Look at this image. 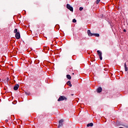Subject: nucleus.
<instances>
[{"label":"nucleus","mask_w":128,"mask_h":128,"mask_svg":"<svg viewBox=\"0 0 128 128\" xmlns=\"http://www.w3.org/2000/svg\"><path fill=\"white\" fill-rule=\"evenodd\" d=\"M60 128V126H58V128Z\"/></svg>","instance_id":"nucleus-16"},{"label":"nucleus","mask_w":128,"mask_h":128,"mask_svg":"<svg viewBox=\"0 0 128 128\" xmlns=\"http://www.w3.org/2000/svg\"><path fill=\"white\" fill-rule=\"evenodd\" d=\"M18 88H20V85L16 84L14 87V90H18Z\"/></svg>","instance_id":"nucleus-7"},{"label":"nucleus","mask_w":128,"mask_h":128,"mask_svg":"<svg viewBox=\"0 0 128 128\" xmlns=\"http://www.w3.org/2000/svg\"><path fill=\"white\" fill-rule=\"evenodd\" d=\"M67 84L68 86H72V82H70V81H68L67 82Z\"/></svg>","instance_id":"nucleus-10"},{"label":"nucleus","mask_w":128,"mask_h":128,"mask_svg":"<svg viewBox=\"0 0 128 128\" xmlns=\"http://www.w3.org/2000/svg\"><path fill=\"white\" fill-rule=\"evenodd\" d=\"M14 32V34H16L15 38H16V40H20V31H18L17 28H15Z\"/></svg>","instance_id":"nucleus-1"},{"label":"nucleus","mask_w":128,"mask_h":128,"mask_svg":"<svg viewBox=\"0 0 128 128\" xmlns=\"http://www.w3.org/2000/svg\"><path fill=\"white\" fill-rule=\"evenodd\" d=\"M72 22H76V19H73Z\"/></svg>","instance_id":"nucleus-14"},{"label":"nucleus","mask_w":128,"mask_h":128,"mask_svg":"<svg viewBox=\"0 0 128 128\" xmlns=\"http://www.w3.org/2000/svg\"><path fill=\"white\" fill-rule=\"evenodd\" d=\"M6 122H8V120H6Z\"/></svg>","instance_id":"nucleus-19"},{"label":"nucleus","mask_w":128,"mask_h":128,"mask_svg":"<svg viewBox=\"0 0 128 128\" xmlns=\"http://www.w3.org/2000/svg\"><path fill=\"white\" fill-rule=\"evenodd\" d=\"M66 8L68 10H70V12H74V8L70 6L69 4H66Z\"/></svg>","instance_id":"nucleus-3"},{"label":"nucleus","mask_w":128,"mask_h":128,"mask_svg":"<svg viewBox=\"0 0 128 128\" xmlns=\"http://www.w3.org/2000/svg\"><path fill=\"white\" fill-rule=\"evenodd\" d=\"M93 36H97V38H98V36H100V34H94Z\"/></svg>","instance_id":"nucleus-12"},{"label":"nucleus","mask_w":128,"mask_h":128,"mask_svg":"<svg viewBox=\"0 0 128 128\" xmlns=\"http://www.w3.org/2000/svg\"><path fill=\"white\" fill-rule=\"evenodd\" d=\"M63 122H64V120H62V119L60 120L58 122V123H59L58 126H62L64 125Z\"/></svg>","instance_id":"nucleus-5"},{"label":"nucleus","mask_w":128,"mask_h":128,"mask_svg":"<svg viewBox=\"0 0 128 128\" xmlns=\"http://www.w3.org/2000/svg\"><path fill=\"white\" fill-rule=\"evenodd\" d=\"M94 126V124L93 123H90V124H87V126Z\"/></svg>","instance_id":"nucleus-11"},{"label":"nucleus","mask_w":128,"mask_h":128,"mask_svg":"<svg viewBox=\"0 0 128 128\" xmlns=\"http://www.w3.org/2000/svg\"><path fill=\"white\" fill-rule=\"evenodd\" d=\"M66 78H68V80H72V76L70 74H67Z\"/></svg>","instance_id":"nucleus-9"},{"label":"nucleus","mask_w":128,"mask_h":128,"mask_svg":"<svg viewBox=\"0 0 128 128\" xmlns=\"http://www.w3.org/2000/svg\"><path fill=\"white\" fill-rule=\"evenodd\" d=\"M79 10H84V8L80 7Z\"/></svg>","instance_id":"nucleus-15"},{"label":"nucleus","mask_w":128,"mask_h":128,"mask_svg":"<svg viewBox=\"0 0 128 128\" xmlns=\"http://www.w3.org/2000/svg\"><path fill=\"white\" fill-rule=\"evenodd\" d=\"M72 74H74V73H72Z\"/></svg>","instance_id":"nucleus-17"},{"label":"nucleus","mask_w":128,"mask_h":128,"mask_svg":"<svg viewBox=\"0 0 128 128\" xmlns=\"http://www.w3.org/2000/svg\"><path fill=\"white\" fill-rule=\"evenodd\" d=\"M67 98L66 96H60L58 99V102H62V100H67Z\"/></svg>","instance_id":"nucleus-2"},{"label":"nucleus","mask_w":128,"mask_h":128,"mask_svg":"<svg viewBox=\"0 0 128 128\" xmlns=\"http://www.w3.org/2000/svg\"><path fill=\"white\" fill-rule=\"evenodd\" d=\"M100 0H96V4H100Z\"/></svg>","instance_id":"nucleus-13"},{"label":"nucleus","mask_w":128,"mask_h":128,"mask_svg":"<svg viewBox=\"0 0 128 128\" xmlns=\"http://www.w3.org/2000/svg\"><path fill=\"white\" fill-rule=\"evenodd\" d=\"M97 53L98 54V56H99L100 59V60H102V52L98 50H97Z\"/></svg>","instance_id":"nucleus-4"},{"label":"nucleus","mask_w":128,"mask_h":128,"mask_svg":"<svg viewBox=\"0 0 128 128\" xmlns=\"http://www.w3.org/2000/svg\"><path fill=\"white\" fill-rule=\"evenodd\" d=\"M124 32H126V30H124Z\"/></svg>","instance_id":"nucleus-18"},{"label":"nucleus","mask_w":128,"mask_h":128,"mask_svg":"<svg viewBox=\"0 0 128 128\" xmlns=\"http://www.w3.org/2000/svg\"><path fill=\"white\" fill-rule=\"evenodd\" d=\"M96 92L98 94L102 92V87H98L96 90Z\"/></svg>","instance_id":"nucleus-6"},{"label":"nucleus","mask_w":128,"mask_h":128,"mask_svg":"<svg viewBox=\"0 0 128 128\" xmlns=\"http://www.w3.org/2000/svg\"><path fill=\"white\" fill-rule=\"evenodd\" d=\"M88 36H94V34L90 32V30H88Z\"/></svg>","instance_id":"nucleus-8"}]
</instances>
